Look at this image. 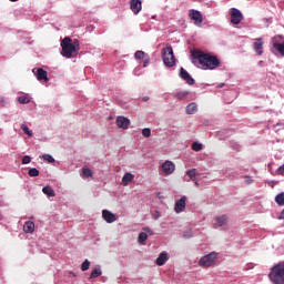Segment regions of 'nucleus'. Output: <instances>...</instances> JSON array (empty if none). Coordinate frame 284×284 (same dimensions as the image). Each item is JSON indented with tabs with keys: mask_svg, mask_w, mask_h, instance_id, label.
<instances>
[{
	"mask_svg": "<svg viewBox=\"0 0 284 284\" xmlns=\"http://www.w3.org/2000/svg\"><path fill=\"white\" fill-rule=\"evenodd\" d=\"M81 176L83 179H90L92 176V170H90L89 168H83Z\"/></svg>",
	"mask_w": 284,
	"mask_h": 284,
	"instance_id": "nucleus-26",
	"label": "nucleus"
},
{
	"mask_svg": "<svg viewBox=\"0 0 284 284\" xmlns=\"http://www.w3.org/2000/svg\"><path fill=\"white\" fill-rule=\"evenodd\" d=\"M82 272H88L90 270V262L88 260H84V262L81 265Z\"/></svg>",
	"mask_w": 284,
	"mask_h": 284,
	"instance_id": "nucleus-31",
	"label": "nucleus"
},
{
	"mask_svg": "<svg viewBox=\"0 0 284 284\" xmlns=\"http://www.w3.org/2000/svg\"><path fill=\"white\" fill-rule=\"evenodd\" d=\"M162 61L166 68H174L176 65V58L174 57L172 45L162 49Z\"/></svg>",
	"mask_w": 284,
	"mask_h": 284,
	"instance_id": "nucleus-4",
	"label": "nucleus"
},
{
	"mask_svg": "<svg viewBox=\"0 0 284 284\" xmlns=\"http://www.w3.org/2000/svg\"><path fill=\"white\" fill-rule=\"evenodd\" d=\"M230 14H231V23H233V26H239V23L243 21V13L241 12V10L236 8H232L230 11Z\"/></svg>",
	"mask_w": 284,
	"mask_h": 284,
	"instance_id": "nucleus-6",
	"label": "nucleus"
},
{
	"mask_svg": "<svg viewBox=\"0 0 284 284\" xmlns=\"http://www.w3.org/2000/svg\"><path fill=\"white\" fill-rule=\"evenodd\" d=\"M196 110H199V106L196 105V103H190L186 108H185V112L186 114H194L196 112Z\"/></svg>",
	"mask_w": 284,
	"mask_h": 284,
	"instance_id": "nucleus-21",
	"label": "nucleus"
},
{
	"mask_svg": "<svg viewBox=\"0 0 284 284\" xmlns=\"http://www.w3.org/2000/svg\"><path fill=\"white\" fill-rule=\"evenodd\" d=\"M12 3H14V2H17V1H19V0H10Z\"/></svg>",
	"mask_w": 284,
	"mask_h": 284,
	"instance_id": "nucleus-42",
	"label": "nucleus"
},
{
	"mask_svg": "<svg viewBox=\"0 0 284 284\" xmlns=\"http://www.w3.org/2000/svg\"><path fill=\"white\" fill-rule=\"evenodd\" d=\"M192 150H194V152H201L203 150V144H201L199 142H193Z\"/></svg>",
	"mask_w": 284,
	"mask_h": 284,
	"instance_id": "nucleus-28",
	"label": "nucleus"
},
{
	"mask_svg": "<svg viewBox=\"0 0 284 284\" xmlns=\"http://www.w3.org/2000/svg\"><path fill=\"white\" fill-rule=\"evenodd\" d=\"M18 103H20L21 105H26L28 103H30V98L22 95L18 98Z\"/></svg>",
	"mask_w": 284,
	"mask_h": 284,
	"instance_id": "nucleus-27",
	"label": "nucleus"
},
{
	"mask_svg": "<svg viewBox=\"0 0 284 284\" xmlns=\"http://www.w3.org/2000/svg\"><path fill=\"white\" fill-rule=\"evenodd\" d=\"M61 54L65 57V59H72V57H77L79 53V40H71L70 37L64 38L61 41Z\"/></svg>",
	"mask_w": 284,
	"mask_h": 284,
	"instance_id": "nucleus-2",
	"label": "nucleus"
},
{
	"mask_svg": "<svg viewBox=\"0 0 284 284\" xmlns=\"http://www.w3.org/2000/svg\"><path fill=\"white\" fill-rule=\"evenodd\" d=\"M102 219H104L106 223H114L116 221V215L108 210H103Z\"/></svg>",
	"mask_w": 284,
	"mask_h": 284,
	"instance_id": "nucleus-13",
	"label": "nucleus"
},
{
	"mask_svg": "<svg viewBox=\"0 0 284 284\" xmlns=\"http://www.w3.org/2000/svg\"><path fill=\"white\" fill-rule=\"evenodd\" d=\"M180 77L185 81V83H187V85H194V83H196L194 78H192V75H190V73L183 68L180 69Z\"/></svg>",
	"mask_w": 284,
	"mask_h": 284,
	"instance_id": "nucleus-10",
	"label": "nucleus"
},
{
	"mask_svg": "<svg viewBox=\"0 0 284 284\" xmlns=\"http://www.w3.org/2000/svg\"><path fill=\"white\" fill-rule=\"evenodd\" d=\"M149 64H150V57L146 55L143 61V68H148Z\"/></svg>",
	"mask_w": 284,
	"mask_h": 284,
	"instance_id": "nucleus-38",
	"label": "nucleus"
},
{
	"mask_svg": "<svg viewBox=\"0 0 284 284\" xmlns=\"http://www.w3.org/2000/svg\"><path fill=\"white\" fill-rule=\"evenodd\" d=\"M191 61L201 70H216L221 65V60L216 55L205 53L199 50L191 51Z\"/></svg>",
	"mask_w": 284,
	"mask_h": 284,
	"instance_id": "nucleus-1",
	"label": "nucleus"
},
{
	"mask_svg": "<svg viewBox=\"0 0 284 284\" xmlns=\"http://www.w3.org/2000/svg\"><path fill=\"white\" fill-rule=\"evenodd\" d=\"M161 217V212H159V211H154V213H153V219H160Z\"/></svg>",
	"mask_w": 284,
	"mask_h": 284,
	"instance_id": "nucleus-39",
	"label": "nucleus"
},
{
	"mask_svg": "<svg viewBox=\"0 0 284 284\" xmlns=\"http://www.w3.org/2000/svg\"><path fill=\"white\" fill-rule=\"evenodd\" d=\"M101 274H103L101 267L98 266L91 272L90 278H99Z\"/></svg>",
	"mask_w": 284,
	"mask_h": 284,
	"instance_id": "nucleus-25",
	"label": "nucleus"
},
{
	"mask_svg": "<svg viewBox=\"0 0 284 284\" xmlns=\"http://www.w3.org/2000/svg\"><path fill=\"white\" fill-rule=\"evenodd\" d=\"M42 159H44V161H48V163H54V158L50 154H44Z\"/></svg>",
	"mask_w": 284,
	"mask_h": 284,
	"instance_id": "nucleus-34",
	"label": "nucleus"
},
{
	"mask_svg": "<svg viewBox=\"0 0 284 284\" xmlns=\"http://www.w3.org/2000/svg\"><path fill=\"white\" fill-rule=\"evenodd\" d=\"M168 258L169 257L166 252L160 253L159 257L156 258V265L160 267L163 266L165 263H168Z\"/></svg>",
	"mask_w": 284,
	"mask_h": 284,
	"instance_id": "nucleus-17",
	"label": "nucleus"
},
{
	"mask_svg": "<svg viewBox=\"0 0 284 284\" xmlns=\"http://www.w3.org/2000/svg\"><path fill=\"white\" fill-rule=\"evenodd\" d=\"M31 161H32V158H30V155H24L22 158L23 165H28V163H30Z\"/></svg>",
	"mask_w": 284,
	"mask_h": 284,
	"instance_id": "nucleus-36",
	"label": "nucleus"
},
{
	"mask_svg": "<svg viewBox=\"0 0 284 284\" xmlns=\"http://www.w3.org/2000/svg\"><path fill=\"white\" fill-rule=\"evenodd\" d=\"M21 130L24 132V134H27V136H32V131L30 128H28V125L21 124Z\"/></svg>",
	"mask_w": 284,
	"mask_h": 284,
	"instance_id": "nucleus-29",
	"label": "nucleus"
},
{
	"mask_svg": "<svg viewBox=\"0 0 284 284\" xmlns=\"http://www.w3.org/2000/svg\"><path fill=\"white\" fill-rule=\"evenodd\" d=\"M197 172L196 169H191L186 171V175L191 179V181H196V176H197Z\"/></svg>",
	"mask_w": 284,
	"mask_h": 284,
	"instance_id": "nucleus-22",
	"label": "nucleus"
},
{
	"mask_svg": "<svg viewBox=\"0 0 284 284\" xmlns=\"http://www.w3.org/2000/svg\"><path fill=\"white\" fill-rule=\"evenodd\" d=\"M275 203H277V205H280L282 207L284 206V192H282L275 196Z\"/></svg>",
	"mask_w": 284,
	"mask_h": 284,
	"instance_id": "nucleus-24",
	"label": "nucleus"
},
{
	"mask_svg": "<svg viewBox=\"0 0 284 284\" xmlns=\"http://www.w3.org/2000/svg\"><path fill=\"white\" fill-rule=\"evenodd\" d=\"M187 199L185 196H182L180 200L175 202L174 211L176 214H180V212H183L185 210V201Z\"/></svg>",
	"mask_w": 284,
	"mask_h": 284,
	"instance_id": "nucleus-14",
	"label": "nucleus"
},
{
	"mask_svg": "<svg viewBox=\"0 0 284 284\" xmlns=\"http://www.w3.org/2000/svg\"><path fill=\"white\" fill-rule=\"evenodd\" d=\"M280 221H284V209L282 210L280 216H278Z\"/></svg>",
	"mask_w": 284,
	"mask_h": 284,
	"instance_id": "nucleus-40",
	"label": "nucleus"
},
{
	"mask_svg": "<svg viewBox=\"0 0 284 284\" xmlns=\"http://www.w3.org/2000/svg\"><path fill=\"white\" fill-rule=\"evenodd\" d=\"M142 135L145 136V139H150L152 136V131L150 129H143L142 130Z\"/></svg>",
	"mask_w": 284,
	"mask_h": 284,
	"instance_id": "nucleus-33",
	"label": "nucleus"
},
{
	"mask_svg": "<svg viewBox=\"0 0 284 284\" xmlns=\"http://www.w3.org/2000/svg\"><path fill=\"white\" fill-rule=\"evenodd\" d=\"M145 57H148V54H145L144 51H136L135 52V59L141 60V59H145Z\"/></svg>",
	"mask_w": 284,
	"mask_h": 284,
	"instance_id": "nucleus-32",
	"label": "nucleus"
},
{
	"mask_svg": "<svg viewBox=\"0 0 284 284\" xmlns=\"http://www.w3.org/2000/svg\"><path fill=\"white\" fill-rule=\"evenodd\" d=\"M195 185L199 186V182L195 181Z\"/></svg>",
	"mask_w": 284,
	"mask_h": 284,
	"instance_id": "nucleus-43",
	"label": "nucleus"
},
{
	"mask_svg": "<svg viewBox=\"0 0 284 284\" xmlns=\"http://www.w3.org/2000/svg\"><path fill=\"white\" fill-rule=\"evenodd\" d=\"M23 232H26V234H32V232H34V222H26L23 225Z\"/></svg>",
	"mask_w": 284,
	"mask_h": 284,
	"instance_id": "nucleus-18",
	"label": "nucleus"
},
{
	"mask_svg": "<svg viewBox=\"0 0 284 284\" xmlns=\"http://www.w3.org/2000/svg\"><path fill=\"white\" fill-rule=\"evenodd\" d=\"M227 223V216L222 215V216H215L214 217V227H223Z\"/></svg>",
	"mask_w": 284,
	"mask_h": 284,
	"instance_id": "nucleus-16",
	"label": "nucleus"
},
{
	"mask_svg": "<svg viewBox=\"0 0 284 284\" xmlns=\"http://www.w3.org/2000/svg\"><path fill=\"white\" fill-rule=\"evenodd\" d=\"M216 258H219V254L211 252L200 258L199 265L200 267H212V265H216Z\"/></svg>",
	"mask_w": 284,
	"mask_h": 284,
	"instance_id": "nucleus-5",
	"label": "nucleus"
},
{
	"mask_svg": "<svg viewBox=\"0 0 284 284\" xmlns=\"http://www.w3.org/2000/svg\"><path fill=\"white\" fill-rule=\"evenodd\" d=\"M244 182L246 183V185H250L251 183H254V180H252L251 176H245Z\"/></svg>",
	"mask_w": 284,
	"mask_h": 284,
	"instance_id": "nucleus-37",
	"label": "nucleus"
},
{
	"mask_svg": "<svg viewBox=\"0 0 284 284\" xmlns=\"http://www.w3.org/2000/svg\"><path fill=\"white\" fill-rule=\"evenodd\" d=\"M253 50L256 52L257 57L263 54V38H256L254 40Z\"/></svg>",
	"mask_w": 284,
	"mask_h": 284,
	"instance_id": "nucleus-11",
	"label": "nucleus"
},
{
	"mask_svg": "<svg viewBox=\"0 0 284 284\" xmlns=\"http://www.w3.org/2000/svg\"><path fill=\"white\" fill-rule=\"evenodd\" d=\"M130 9L132 10L133 13L139 14V12H141L142 10L141 0H131Z\"/></svg>",
	"mask_w": 284,
	"mask_h": 284,
	"instance_id": "nucleus-15",
	"label": "nucleus"
},
{
	"mask_svg": "<svg viewBox=\"0 0 284 284\" xmlns=\"http://www.w3.org/2000/svg\"><path fill=\"white\" fill-rule=\"evenodd\" d=\"M142 101H150V97H143Z\"/></svg>",
	"mask_w": 284,
	"mask_h": 284,
	"instance_id": "nucleus-41",
	"label": "nucleus"
},
{
	"mask_svg": "<svg viewBox=\"0 0 284 284\" xmlns=\"http://www.w3.org/2000/svg\"><path fill=\"white\" fill-rule=\"evenodd\" d=\"M29 176H39V171L37 170V168L30 169L29 170Z\"/></svg>",
	"mask_w": 284,
	"mask_h": 284,
	"instance_id": "nucleus-35",
	"label": "nucleus"
},
{
	"mask_svg": "<svg viewBox=\"0 0 284 284\" xmlns=\"http://www.w3.org/2000/svg\"><path fill=\"white\" fill-rule=\"evenodd\" d=\"M34 77H37L38 81H49L48 79V71L43 70V68H34L32 70Z\"/></svg>",
	"mask_w": 284,
	"mask_h": 284,
	"instance_id": "nucleus-8",
	"label": "nucleus"
},
{
	"mask_svg": "<svg viewBox=\"0 0 284 284\" xmlns=\"http://www.w3.org/2000/svg\"><path fill=\"white\" fill-rule=\"evenodd\" d=\"M187 97H190V91H180L175 94V99H178V101H185Z\"/></svg>",
	"mask_w": 284,
	"mask_h": 284,
	"instance_id": "nucleus-20",
	"label": "nucleus"
},
{
	"mask_svg": "<svg viewBox=\"0 0 284 284\" xmlns=\"http://www.w3.org/2000/svg\"><path fill=\"white\" fill-rule=\"evenodd\" d=\"M116 125H118V128H121L122 130H128V128H130V119H128L125 116H118Z\"/></svg>",
	"mask_w": 284,
	"mask_h": 284,
	"instance_id": "nucleus-12",
	"label": "nucleus"
},
{
	"mask_svg": "<svg viewBox=\"0 0 284 284\" xmlns=\"http://www.w3.org/2000/svg\"><path fill=\"white\" fill-rule=\"evenodd\" d=\"M146 241H148V233H145V232L140 233L139 243L144 244Z\"/></svg>",
	"mask_w": 284,
	"mask_h": 284,
	"instance_id": "nucleus-30",
	"label": "nucleus"
},
{
	"mask_svg": "<svg viewBox=\"0 0 284 284\" xmlns=\"http://www.w3.org/2000/svg\"><path fill=\"white\" fill-rule=\"evenodd\" d=\"M268 277L274 284H284V261L278 262L271 268Z\"/></svg>",
	"mask_w": 284,
	"mask_h": 284,
	"instance_id": "nucleus-3",
	"label": "nucleus"
},
{
	"mask_svg": "<svg viewBox=\"0 0 284 284\" xmlns=\"http://www.w3.org/2000/svg\"><path fill=\"white\" fill-rule=\"evenodd\" d=\"M134 181V174L125 173L122 178V185H130Z\"/></svg>",
	"mask_w": 284,
	"mask_h": 284,
	"instance_id": "nucleus-19",
	"label": "nucleus"
},
{
	"mask_svg": "<svg viewBox=\"0 0 284 284\" xmlns=\"http://www.w3.org/2000/svg\"><path fill=\"white\" fill-rule=\"evenodd\" d=\"M162 171L163 173L168 176L172 173H174V170H176V166L173 164L172 161L166 160L165 162L162 163Z\"/></svg>",
	"mask_w": 284,
	"mask_h": 284,
	"instance_id": "nucleus-9",
	"label": "nucleus"
},
{
	"mask_svg": "<svg viewBox=\"0 0 284 284\" xmlns=\"http://www.w3.org/2000/svg\"><path fill=\"white\" fill-rule=\"evenodd\" d=\"M189 17L192 21H194L195 26H202V23H203V13H201V11L191 9L189 11Z\"/></svg>",
	"mask_w": 284,
	"mask_h": 284,
	"instance_id": "nucleus-7",
	"label": "nucleus"
},
{
	"mask_svg": "<svg viewBox=\"0 0 284 284\" xmlns=\"http://www.w3.org/2000/svg\"><path fill=\"white\" fill-rule=\"evenodd\" d=\"M43 194H45L47 196H55L54 194V190L52 189V186H44L42 189Z\"/></svg>",
	"mask_w": 284,
	"mask_h": 284,
	"instance_id": "nucleus-23",
	"label": "nucleus"
}]
</instances>
